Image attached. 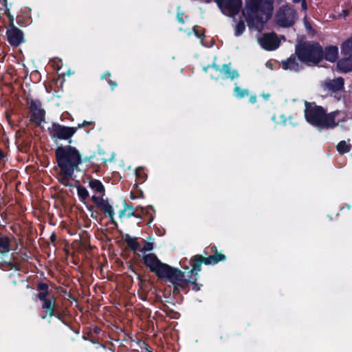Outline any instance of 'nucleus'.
Listing matches in <instances>:
<instances>
[{
  "mask_svg": "<svg viewBox=\"0 0 352 352\" xmlns=\"http://www.w3.org/2000/svg\"><path fill=\"white\" fill-rule=\"evenodd\" d=\"M56 157L60 169L58 174L59 182L66 186H72L74 171L82 162L81 155L75 147L58 146L56 150Z\"/></svg>",
  "mask_w": 352,
  "mask_h": 352,
  "instance_id": "obj_1",
  "label": "nucleus"
},
{
  "mask_svg": "<svg viewBox=\"0 0 352 352\" xmlns=\"http://www.w3.org/2000/svg\"><path fill=\"white\" fill-rule=\"evenodd\" d=\"M273 10V0H251L243 10L248 25L260 30L270 19Z\"/></svg>",
  "mask_w": 352,
  "mask_h": 352,
  "instance_id": "obj_2",
  "label": "nucleus"
},
{
  "mask_svg": "<svg viewBox=\"0 0 352 352\" xmlns=\"http://www.w3.org/2000/svg\"><path fill=\"white\" fill-rule=\"evenodd\" d=\"M305 116L307 121L310 124L326 128H333L341 122L346 121L349 118L342 111H336L325 115L320 107L313 104L306 106Z\"/></svg>",
  "mask_w": 352,
  "mask_h": 352,
  "instance_id": "obj_3",
  "label": "nucleus"
},
{
  "mask_svg": "<svg viewBox=\"0 0 352 352\" xmlns=\"http://www.w3.org/2000/svg\"><path fill=\"white\" fill-rule=\"evenodd\" d=\"M144 263L160 278H168L174 285H183L186 283L183 280L184 274L177 269L162 263L154 254L143 256Z\"/></svg>",
  "mask_w": 352,
  "mask_h": 352,
  "instance_id": "obj_4",
  "label": "nucleus"
},
{
  "mask_svg": "<svg viewBox=\"0 0 352 352\" xmlns=\"http://www.w3.org/2000/svg\"><path fill=\"white\" fill-rule=\"evenodd\" d=\"M296 53L303 63L311 66L317 65L323 56L322 47L317 43H305L296 47Z\"/></svg>",
  "mask_w": 352,
  "mask_h": 352,
  "instance_id": "obj_5",
  "label": "nucleus"
},
{
  "mask_svg": "<svg viewBox=\"0 0 352 352\" xmlns=\"http://www.w3.org/2000/svg\"><path fill=\"white\" fill-rule=\"evenodd\" d=\"M296 19V12L288 6H281L275 16L276 23L279 26L284 28L292 26Z\"/></svg>",
  "mask_w": 352,
  "mask_h": 352,
  "instance_id": "obj_6",
  "label": "nucleus"
},
{
  "mask_svg": "<svg viewBox=\"0 0 352 352\" xmlns=\"http://www.w3.org/2000/svg\"><path fill=\"white\" fill-rule=\"evenodd\" d=\"M206 258L203 257L201 256H195L193 258V264H192V269L187 273V275L186 276L184 273L182 272L184 274L183 280H186V283H185L183 285H174V293H179V287H184L188 283H194V280H195L197 278H193L192 275L194 272H196L195 276H197V272L201 270V264L205 263V260Z\"/></svg>",
  "mask_w": 352,
  "mask_h": 352,
  "instance_id": "obj_7",
  "label": "nucleus"
},
{
  "mask_svg": "<svg viewBox=\"0 0 352 352\" xmlns=\"http://www.w3.org/2000/svg\"><path fill=\"white\" fill-rule=\"evenodd\" d=\"M222 12L228 16L237 14L241 8V0H216Z\"/></svg>",
  "mask_w": 352,
  "mask_h": 352,
  "instance_id": "obj_8",
  "label": "nucleus"
},
{
  "mask_svg": "<svg viewBox=\"0 0 352 352\" xmlns=\"http://www.w3.org/2000/svg\"><path fill=\"white\" fill-rule=\"evenodd\" d=\"M260 45L267 50H274L280 44V41L274 33L265 34L258 38Z\"/></svg>",
  "mask_w": 352,
  "mask_h": 352,
  "instance_id": "obj_9",
  "label": "nucleus"
},
{
  "mask_svg": "<svg viewBox=\"0 0 352 352\" xmlns=\"http://www.w3.org/2000/svg\"><path fill=\"white\" fill-rule=\"evenodd\" d=\"M77 128L56 125L54 126V136L60 140H68L76 132Z\"/></svg>",
  "mask_w": 352,
  "mask_h": 352,
  "instance_id": "obj_10",
  "label": "nucleus"
},
{
  "mask_svg": "<svg viewBox=\"0 0 352 352\" xmlns=\"http://www.w3.org/2000/svg\"><path fill=\"white\" fill-rule=\"evenodd\" d=\"M324 91L327 92H336L340 91L344 87V79L342 78H337L333 80H326L322 85Z\"/></svg>",
  "mask_w": 352,
  "mask_h": 352,
  "instance_id": "obj_11",
  "label": "nucleus"
},
{
  "mask_svg": "<svg viewBox=\"0 0 352 352\" xmlns=\"http://www.w3.org/2000/svg\"><path fill=\"white\" fill-rule=\"evenodd\" d=\"M8 42L14 46L19 45L23 41L22 32L14 25L10 27L6 32Z\"/></svg>",
  "mask_w": 352,
  "mask_h": 352,
  "instance_id": "obj_12",
  "label": "nucleus"
},
{
  "mask_svg": "<svg viewBox=\"0 0 352 352\" xmlns=\"http://www.w3.org/2000/svg\"><path fill=\"white\" fill-rule=\"evenodd\" d=\"M92 199L98 204V206L110 219L113 221L114 217V211L112 206L105 200L99 199L98 198L93 196Z\"/></svg>",
  "mask_w": 352,
  "mask_h": 352,
  "instance_id": "obj_13",
  "label": "nucleus"
},
{
  "mask_svg": "<svg viewBox=\"0 0 352 352\" xmlns=\"http://www.w3.org/2000/svg\"><path fill=\"white\" fill-rule=\"evenodd\" d=\"M212 67H214L217 71H219L221 74H223L226 78L233 80L238 78L239 76L236 70H232L230 69L229 65H223L222 68H221L220 66L213 64Z\"/></svg>",
  "mask_w": 352,
  "mask_h": 352,
  "instance_id": "obj_14",
  "label": "nucleus"
},
{
  "mask_svg": "<svg viewBox=\"0 0 352 352\" xmlns=\"http://www.w3.org/2000/svg\"><path fill=\"white\" fill-rule=\"evenodd\" d=\"M42 302V308L45 309L46 314L50 317L54 316V311L55 309V297L52 296L49 298Z\"/></svg>",
  "mask_w": 352,
  "mask_h": 352,
  "instance_id": "obj_15",
  "label": "nucleus"
},
{
  "mask_svg": "<svg viewBox=\"0 0 352 352\" xmlns=\"http://www.w3.org/2000/svg\"><path fill=\"white\" fill-rule=\"evenodd\" d=\"M338 68L343 72H348L352 70V56L347 58L342 59L338 62Z\"/></svg>",
  "mask_w": 352,
  "mask_h": 352,
  "instance_id": "obj_16",
  "label": "nucleus"
},
{
  "mask_svg": "<svg viewBox=\"0 0 352 352\" xmlns=\"http://www.w3.org/2000/svg\"><path fill=\"white\" fill-rule=\"evenodd\" d=\"M283 67L285 69H289L291 71L298 72L301 69L295 58H289L287 61L283 62Z\"/></svg>",
  "mask_w": 352,
  "mask_h": 352,
  "instance_id": "obj_17",
  "label": "nucleus"
},
{
  "mask_svg": "<svg viewBox=\"0 0 352 352\" xmlns=\"http://www.w3.org/2000/svg\"><path fill=\"white\" fill-rule=\"evenodd\" d=\"M338 55V49L337 47L330 46L327 47L324 52V58L330 62H334Z\"/></svg>",
  "mask_w": 352,
  "mask_h": 352,
  "instance_id": "obj_18",
  "label": "nucleus"
},
{
  "mask_svg": "<svg viewBox=\"0 0 352 352\" xmlns=\"http://www.w3.org/2000/svg\"><path fill=\"white\" fill-rule=\"evenodd\" d=\"M123 239L127 243L129 248L133 251H137L140 248V244L136 237H131L129 234H126L122 236Z\"/></svg>",
  "mask_w": 352,
  "mask_h": 352,
  "instance_id": "obj_19",
  "label": "nucleus"
},
{
  "mask_svg": "<svg viewBox=\"0 0 352 352\" xmlns=\"http://www.w3.org/2000/svg\"><path fill=\"white\" fill-rule=\"evenodd\" d=\"M11 250V244L9 239L6 236L0 237V253L6 254Z\"/></svg>",
  "mask_w": 352,
  "mask_h": 352,
  "instance_id": "obj_20",
  "label": "nucleus"
},
{
  "mask_svg": "<svg viewBox=\"0 0 352 352\" xmlns=\"http://www.w3.org/2000/svg\"><path fill=\"white\" fill-rule=\"evenodd\" d=\"M226 259V256L224 254L221 253H216L213 256H210L209 257H206L205 260L206 265H211L216 264L219 261H224Z\"/></svg>",
  "mask_w": 352,
  "mask_h": 352,
  "instance_id": "obj_21",
  "label": "nucleus"
},
{
  "mask_svg": "<svg viewBox=\"0 0 352 352\" xmlns=\"http://www.w3.org/2000/svg\"><path fill=\"white\" fill-rule=\"evenodd\" d=\"M90 188L99 194H103L104 192V188L102 184L97 179H91L89 182Z\"/></svg>",
  "mask_w": 352,
  "mask_h": 352,
  "instance_id": "obj_22",
  "label": "nucleus"
},
{
  "mask_svg": "<svg viewBox=\"0 0 352 352\" xmlns=\"http://www.w3.org/2000/svg\"><path fill=\"white\" fill-rule=\"evenodd\" d=\"M31 109L33 113L37 116V118L39 120H43L45 116V112L43 109H41L38 105H37L36 102H32L31 104Z\"/></svg>",
  "mask_w": 352,
  "mask_h": 352,
  "instance_id": "obj_23",
  "label": "nucleus"
},
{
  "mask_svg": "<svg viewBox=\"0 0 352 352\" xmlns=\"http://www.w3.org/2000/svg\"><path fill=\"white\" fill-rule=\"evenodd\" d=\"M134 214L133 208L125 205L124 208L119 212V217H131Z\"/></svg>",
  "mask_w": 352,
  "mask_h": 352,
  "instance_id": "obj_24",
  "label": "nucleus"
},
{
  "mask_svg": "<svg viewBox=\"0 0 352 352\" xmlns=\"http://www.w3.org/2000/svg\"><path fill=\"white\" fill-rule=\"evenodd\" d=\"M337 150L341 154L347 153L350 150V145L346 141H340L337 145Z\"/></svg>",
  "mask_w": 352,
  "mask_h": 352,
  "instance_id": "obj_25",
  "label": "nucleus"
},
{
  "mask_svg": "<svg viewBox=\"0 0 352 352\" xmlns=\"http://www.w3.org/2000/svg\"><path fill=\"white\" fill-rule=\"evenodd\" d=\"M234 95L236 97L241 98L248 95L249 92L248 89H241L236 85L234 89Z\"/></svg>",
  "mask_w": 352,
  "mask_h": 352,
  "instance_id": "obj_26",
  "label": "nucleus"
},
{
  "mask_svg": "<svg viewBox=\"0 0 352 352\" xmlns=\"http://www.w3.org/2000/svg\"><path fill=\"white\" fill-rule=\"evenodd\" d=\"M342 50L345 54L352 52V38L342 44Z\"/></svg>",
  "mask_w": 352,
  "mask_h": 352,
  "instance_id": "obj_27",
  "label": "nucleus"
},
{
  "mask_svg": "<svg viewBox=\"0 0 352 352\" xmlns=\"http://www.w3.org/2000/svg\"><path fill=\"white\" fill-rule=\"evenodd\" d=\"M77 192L78 196L82 199H85L89 196L88 191L84 187L78 186L77 188Z\"/></svg>",
  "mask_w": 352,
  "mask_h": 352,
  "instance_id": "obj_28",
  "label": "nucleus"
},
{
  "mask_svg": "<svg viewBox=\"0 0 352 352\" xmlns=\"http://www.w3.org/2000/svg\"><path fill=\"white\" fill-rule=\"evenodd\" d=\"M245 30V25L242 21L239 22L235 27V36L241 35Z\"/></svg>",
  "mask_w": 352,
  "mask_h": 352,
  "instance_id": "obj_29",
  "label": "nucleus"
},
{
  "mask_svg": "<svg viewBox=\"0 0 352 352\" xmlns=\"http://www.w3.org/2000/svg\"><path fill=\"white\" fill-rule=\"evenodd\" d=\"M153 249V243L151 242H147L142 248L141 252L142 253H146L147 252H150Z\"/></svg>",
  "mask_w": 352,
  "mask_h": 352,
  "instance_id": "obj_30",
  "label": "nucleus"
},
{
  "mask_svg": "<svg viewBox=\"0 0 352 352\" xmlns=\"http://www.w3.org/2000/svg\"><path fill=\"white\" fill-rule=\"evenodd\" d=\"M50 295L49 291H43L38 293V298L40 300L43 301L47 299V296Z\"/></svg>",
  "mask_w": 352,
  "mask_h": 352,
  "instance_id": "obj_31",
  "label": "nucleus"
},
{
  "mask_svg": "<svg viewBox=\"0 0 352 352\" xmlns=\"http://www.w3.org/2000/svg\"><path fill=\"white\" fill-rule=\"evenodd\" d=\"M38 289L39 292L48 291V285L46 283H40L38 285Z\"/></svg>",
  "mask_w": 352,
  "mask_h": 352,
  "instance_id": "obj_32",
  "label": "nucleus"
},
{
  "mask_svg": "<svg viewBox=\"0 0 352 352\" xmlns=\"http://www.w3.org/2000/svg\"><path fill=\"white\" fill-rule=\"evenodd\" d=\"M92 124H93L92 121H84L82 123L79 124L78 125L77 129H78V128H83V127H85L87 126L91 125Z\"/></svg>",
  "mask_w": 352,
  "mask_h": 352,
  "instance_id": "obj_33",
  "label": "nucleus"
},
{
  "mask_svg": "<svg viewBox=\"0 0 352 352\" xmlns=\"http://www.w3.org/2000/svg\"><path fill=\"white\" fill-rule=\"evenodd\" d=\"M7 15L9 18V21H10V27H12V25H14V16L12 15L10 12H8Z\"/></svg>",
  "mask_w": 352,
  "mask_h": 352,
  "instance_id": "obj_34",
  "label": "nucleus"
},
{
  "mask_svg": "<svg viewBox=\"0 0 352 352\" xmlns=\"http://www.w3.org/2000/svg\"><path fill=\"white\" fill-rule=\"evenodd\" d=\"M177 21L180 23L183 24L184 23V19H183V13L182 12H181V13L179 12H177Z\"/></svg>",
  "mask_w": 352,
  "mask_h": 352,
  "instance_id": "obj_35",
  "label": "nucleus"
},
{
  "mask_svg": "<svg viewBox=\"0 0 352 352\" xmlns=\"http://www.w3.org/2000/svg\"><path fill=\"white\" fill-rule=\"evenodd\" d=\"M250 101L252 102V103H255L256 102V96H252L250 98Z\"/></svg>",
  "mask_w": 352,
  "mask_h": 352,
  "instance_id": "obj_36",
  "label": "nucleus"
},
{
  "mask_svg": "<svg viewBox=\"0 0 352 352\" xmlns=\"http://www.w3.org/2000/svg\"><path fill=\"white\" fill-rule=\"evenodd\" d=\"M6 157L5 154L0 150V162Z\"/></svg>",
  "mask_w": 352,
  "mask_h": 352,
  "instance_id": "obj_37",
  "label": "nucleus"
},
{
  "mask_svg": "<svg viewBox=\"0 0 352 352\" xmlns=\"http://www.w3.org/2000/svg\"><path fill=\"white\" fill-rule=\"evenodd\" d=\"M110 85H111V89L113 90L114 88L117 86V84L116 83H114L112 81L110 82Z\"/></svg>",
  "mask_w": 352,
  "mask_h": 352,
  "instance_id": "obj_38",
  "label": "nucleus"
},
{
  "mask_svg": "<svg viewBox=\"0 0 352 352\" xmlns=\"http://www.w3.org/2000/svg\"><path fill=\"white\" fill-rule=\"evenodd\" d=\"M302 8L303 10H307V5L305 1H303L302 3Z\"/></svg>",
  "mask_w": 352,
  "mask_h": 352,
  "instance_id": "obj_39",
  "label": "nucleus"
},
{
  "mask_svg": "<svg viewBox=\"0 0 352 352\" xmlns=\"http://www.w3.org/2000/svg\"><path fill=\"white\" fill-rule=\"evenodd\" d=\"M195 291H198L199 290V287L197 286V284H194V286H193V288H192Z\"/></svg>",
  "mask_w": 352,
  "mask_h": 352,
  "instance_id": "obj_40",
  "label": "nucleus"
},
{
  "mask_svg": "<svg viewBox=\"0 0 352 352\" xmlns=\"http://www.w3.org/2000/svg\"><path fill=\"white\" fill-rule=\"evenodd\" d=\"M107 75L110 76V74H109V72H107V73L104 74L102 76L101 78H102V79H104V78H106Z\"/></svg>",
  "mask_w": 352,
  "mask_h": 352,
  "instance_id": "obj_41",
  "label": "nucleus"
},
{
  "mask_svg": "<svg viewBox=\"0 0 352 352\" xmlns=\"http://www.w3.org/2000/svg\"><path fill=\"white\" fill-rule=\"evenodd\" d=\"M263 96L264 97V98L265 100H267L269 98V97H270V94H266V95L263 94Z\"/></svg>",
  "mask_w": 352,
  "mask_h": 352,
  "instance_id": "obj_42",
  "label": "nucleus"
},
{
  "mask_svg": "<svg viewBox=\"0 0 352 352\" xmlns=\"http://www.w3.org/2000/svg\"><path fill=\"white\" fill-rule=\"evenodd\" d=\"M344 16H346V15H348V12H347V11H346V10H344Z\"/></svg>",
  "mask_w": 352,
  "mask_h": 352,
  "instance_id": "obj_43",
  "label": "nucleus"
},
{
  "mask_svg": "<svg viewBox=\"0 0 352 352\" xmlns=\"http://www.w3.org/2000/svg\"><path fill=\"white\" fill-rule=\"evenodd\" d=\"M209 67H204V69L205 72H207V69H208Z\"/></svg>",
  "mask_w": 352,
  "mask_h": 352,
  "instance_id": "obj_44",
  "label": "nucleus"
},
{
  "mask_svg": "<svg viewBox=\"0 0 352 352\" xmlns=\"http://www.w3.org/2000/svg\"><path fill=\"white\" fill-rule=\"evenodd\" d=\"M294 2H299L301 0H293Z\"/></svg>",
  "mask_w": 352,
  "mask_h": 352,
  "instance_id": "obj_45",
  "label": "nucleus"
},
{
  "mask_svg": "<svg viewBox=\"0 0 352 352\" xmlns=\"http://www.w3.org/2000/svg\"><path fill=\"white\" fill-rule=\"evenodd\" d=\"M136 175H137V177H139V173H138V170H136Z\"/></svg>",
  "mask_w": 352,
  "mask_h": 352,
  "instance_id": "obj_46",
  "label": "nucleus"
}]
</instances>
